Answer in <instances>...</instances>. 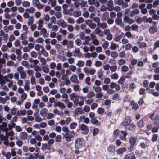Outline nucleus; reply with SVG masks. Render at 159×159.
Segmentation results:
<instances>
[{
	"label": "nucleus",
	"instance_id": "7ed1b4c3",
	"mask_svg": "<svg viewBox=\"0 0 159 159\" xmlns=\"http://www.w3.org/2000/svg\"><path fill=\"white\" fill-rule=\"evenodd\" d=\"M62 45L63 46H66L68 49H71L74 47V43L73 41L68 40L67 39H63L61 42Z\"/></svg>",
	"mask_w": 159,
	"mask_h": 159
},
{
	"label": "nucleus",
	"instance_id": "423d86ee",
	"mask_svg": "<svg viewBox=\"0 0 159 159\" xmlns=\"http://www.w3.org/2000/svg\"><path fill=\"white\" fill-rule=\"evenodd\" d=\"M113 2V0H109L107 1V9L109 11H112L114 10Z\"/></svg>",
	"mask_w": 159,
	"mask_h": 159
},
{
	"label": "nucleus",
	"instance_id": "c9c22d12",
	"mask_svg": "<svg viewBox=\"0 0 159 159\" xmlns=\"http://www.w3.org/2000/svg\"><path fill=\"white\" fill-rule=\"evenodd\" d=\"M81 15V12L79 11H76L73 12V16L75 17H78L80 16Z\"/></svg>",
	"mask_w": 159,
	"mask_h": 159
},
{
	"label": "nucleus",
	"instance_id": "412c9836",
	"mask_svg": "<svg viewBox=\"0 0 159 159\" xmlns=\"http://www.w3.org/2000/svg\"><path fill=\"white\" fill-rule=\"evenodd\" d=\"M115 21L116 25H118L122 27L124 26V24L122 22V19L121 18H116Z\"/></svg>",
	"mask_w": 159,
	"mask_h": 159
},
{
	"label": "nucleus",
	"instance_id": "a211bd4d",
	"mask_svg": "<svg viewBox=\"0 0 159 159\" xmlns=\"http://www.w3.org/2000/svg\"><path fill=\"white\" fill-rule=\"evenodd\" d=\"M44 21L43 20L42 18H40L37 21V29L38 30H39L43 27Z\"/></svg>",
	"mask_w": 159,
	"mask_h": 159
},
{
	"label": "nucleus",
	"instance_id": "58836bf2",
	"mask_svg": "<svg viewBox=\"0 0 159 159\" xmlns=\"http://www.w3.org/2000/svg\"><path fill=\"white\" fill-rule=\"evenodd\" d=\"M126 148L125 147L121 148H119L117 151L116 152L118 154L122 153L126 151Z\"/></svg>",
	"mask_w": 159,
	"mask_h": 159
},
{
	"label": "nucleus",
	"instance_id": "2eb2a0df",
	"mask_svg": "<svg viewBox=\"0 0 159 159\" xmlns=\"http://www.w3.org/2000/svg\"><path fill=\"white\" fill-rule=\"evenodd\" d=\"M6 135L8 138L9 136H10L9 139L11 141L14 139L13 136L14 135V132L13 131L10 130L9 131H7L6 132Z\"/></svg>",
	"mask_w": 159,
	"mask_h": 159
},
{
	"label": "nucleus",
	"instance_id": "49530a36",
	"mask_svg": "<svg viewBox=\"0 0 159 159\" xmlns=\"http://www.w3.org/2000/svg\"><path fill=\"white\" fill-rule=\"evenodd\" d=\"M91 121L92 124L95 125L96 126H99L101 124L100 122L98 121L95 118L91 120Z\"/></svg>",
	"mask_w": 159,
	"mask_h": 159
},
{
	"label": "nucleus",
	"instance_id": "c85d7f7f",
	"mask_svg": "<svg viewBox=\"0 0 159 159\" xmlns=\"http://www.w3.org/2000/svg\"><path fill=\"white\" fill-rule=\"evenodd\" d=\"M48 111L47 109L45 108L42 109L40 111V114L43 117H44L46 116L48 112Z\"/></svg>",
	"mask_w": 159,
	"mask_h": 159
},
{
	"label": "nucleus",
	"instance_id": "5fc2aeb1",
	"mask_svg": "<svg viewBox=\"0 0 159 159\" xmlns=\"http://www.w3.org/2000/svg\"><path fill=\"white\" fill-rule=\"evenodd\" d=\"M137 43L139 48H145L146 47V44L144 42H141L139 41L137 42Z\"/></svg>",
	"mask_w": 159,
	"mask_h": 159
},
{
	"label": "nucleus",
	"instance_id": "c03bdc74",
	"mask_svg": "<svg viewBox=\"0 0 159 159\" xmlns=\"http://www.w3.org/2000/svg\"><path fill=\"white\" fill-rule=\"evenodd\" d=\"M49 2H48V4H50L52 7H54L57 5V1L56 0H48Z\"/></svg>",
	"mask_w": 159,
	"mask_h": 159
},
{
	"label": "nucleus",
	"instance_id": "37998d69",
	"mask_svg": "<svg viewBox=\"0 0 159 159\" xmlns=\"http://www.w3.org/2000/svg\"><path fill=\"white\" fill-rule=\"evenodd\" d=\"M38 59L40 60V61L42 65L45 66L46 64V61L45 58L40 56H39Z\"/></svg>",
	"mask_w": 159,
	"mask_h": 159
},
{
	"label": "nucleus",
	"instance_id": "f03ea898",
	"mask_svg": "<svg viewBox=\"0 0 159 159\" xmlns=\"http://www.w3.org/2000/svg\"><path fill=\"white\" fill-rule=\"evenodd\" d=\"M92 88L94 90L95 92L96 93L95 94L97 98H102L103 96V94L101 92L102 89L99 86L95 87L93 86Z\"/></svg>",
	"mask_w": 159,
	"mask_h": 159
},
{
	"label": "nucleus",
	"instance_id": "4468645a",
	"mask_svg": "<svg viewBox=\"0 0 159 159\" xmlns=\"http://www.w3.org/2000/svg\"><path fill=\"white\" fill-rule=\"evenodd\" d=\"M82 141L80 139H77L75 141V147L76 148H80L82 144Z\"/></svg>",
	"mask_w": 159,
	"mask_h": 159
},
{
	"label": "nucleus",
	"instance_id": "0e129e2a",
	"mask_svg": "<svg viewBox=\"0 0 159 159\" xmlns=\"http://www.w3.org/2000/svg\"><path fill=\"white\" fill-rule=\"evenodd\" d=\"M22 29L24 31L25 35L26 36L28 33V27L26 25H22Z\"/></svg>",
	"mask_w": 159,
	"mask_h": 159
},
{
	"label": "nucleus",
	"instance_id": "bb28decb",
	"mask_svg": "<svg viewBox=\"0 0 159 159\" xmlns=\"http://www.w3.org/2000/svg\"><path fill=\"white\" fill-rule=\"evenodd\" d=\"M5 80L6 82H8L7 84L8 87L9 88H11L13 85V81L8 79V78H7V77L6 76H5Z\"/></svg>",
	"mask_w": 159,
	"mask_h": 159
},
{
	"label": "nucleus",
	"instance_id": "79ce46f5",
	"mask_svg": "<svg viewBox=\"0 0 159 159\" xmlns=\"http://www.w3.org/2000/svg\"><path fill=\"white\" fill-rule=\"evenodd\" d=\"M109 45V42L105 40H104V41L102 44V46L104 49H107L108 48Z\"/></svg>",
	"mask_w": 159,
	"mask_h": 159
},
{
	"label": "nucleus",
	"instance_id": "1a4fd4ad",
	"mask_svg": "<svg viewBox=\"0 0 159 159\" xmlns=\"http://www.w3.org/2000/svg\"><path fill=\"white\" fill-rule=\"evenodd\" d=\"M3 58H0V67L2 66V64H4L6 61L5 59H6L7 60H8V57L7 53H3L2 55Z\"/></svg>",
	"mask_w": 159,
	"mask_h": 159
},
{
	"label": "nucleus",
	"instance_id": "9b49d317",
	"mask_svg": "<svg viewBox=\"0 0 159 159\" xmlns=\"http://www.w3.org/2000/svg\"><path fill=\"white\" fill-rule=\"evenodd\" d=\"M57 24L62 28H65L67 26V24L62 19H60L57 21Z\"/></svg>",
	"mask_w": 159,
	"mask_h": 159
},
{
	"label": "nucleus",
	"instance_id": "0eeeda50",
	"mask_svg": "<svg viewBox=\"0 0 159 159\" xmlns=\"http://www.w3.org/2000/svg\"><path fill=\"white\" fill-rule=\"evenodd\" d=\"M70 81L76 84H78L79 83V81L78 79L77 76L75 74L72 75L70 78Z\"/></svg>",
	"mask_w": 159,
	"mask_h": 159
},
{
	"label": "nucleus",
	"instance_id": "c756f323",
	"mask_svg": "<svg viewBox=\"0 0 159 159\" xmlns=\"http://www.w3.org/2000/svg\"><path fill=\"white\" fill-rule=\"evenodd\" d=\"M9 97L8 96H6L4 98L0 96V103L5 104L6 103L7 100H9Z\"/></svg>",
	"mask_w": 159,
	"mask_h": 159
},
{
	"label": "nucleus",
	"instance_id": "de8ad7c7",
	"mask_svg": "<svg viewBox=\"0 0 159 159\" xmlns=\"http://www.w3.org/2000/svg\"><path fill=\"white\" fill-rule=\"evenodd\" d=\"M51 146L48 143H45L42 144V149L44 150V149L50 150V149Z\"/></svg>",
	"mask_w": 159,
	"mask_h": 159
},
{
	"label": "nucleus",
	"instance_id": "dca6fc26",
	"mask_svg": "<svg viewBox=\"0 0 159 159\" xmlns=\"http://www.w3.org/2000/svg\"><path fill=\"white\" fill-rule=\"evenodd\" d=\"M136 157L133 153L126 154L125 155L124 159H135Z\"/></svg>",
	"mask_w": 159,
	"mask_h": 159
},
{
	"label": "nucleus",
	"instance_id": "864d4df0",
	"mask_svg": "<svg viewBox=\"0 0 159 159\" xmlns=\"http://www.w3.org/2000/svg\"><path fill=\"white\" fill-rule=\"evenodd\" d=\"M20 77L21 79H24L26 78L27 76V73L25 71H24L20 74Z\"/></svg>",
	"mask_w": 159,
	"mask_h": 159
},
{
	"label": "nucleus",
	"instance_id": "3c124183",
	"mask_svg": "<svg viewBox=\"0 0 159 159\" xmlns=\"http://www.w3.org/2000/svg\"><path fill=\"white\" fill-rule=\"evenodd\" d=\"M131 105L132 106V109L134 110H137L138 108V105L136 103H135L133 101H132L130 102Z\"/></svg>",
	"mask_w": 159,
	"mask_h": 159
},
{
	"label": "nucleus",
	"instance_id": "ddd939ff",
	"mask_svg": "<svg viewBox=\"0 0 159 159\" xmlns=\"http://www.w3.org/2000/svg\"><path fill=\"white\" fill-rule=\"evenodd\" d=\"M80 129L82 131H84L85 134H87L89 131V129L88 127L85 125L84 124H82L81 125L80 127Z\"/></svg>",
	"mask_w": 159,
	"mask_h": 159
},
{
	"label": "nucleus",
	"instance_id": "f8f14e48",
	"mask_svg": "<svg viewBox=\"0 0 159 159\" xmlns=\"http://www.w3.org/2000/svg\"><path fill=\"white\" fill-rule=\"evenodd\" d=\"M54 107H58L61 109H65L66 107V106L65 104L61 101H58L54 105Z\"/></svg>",
	"mask_w": 159,
	"mask_h": 159
},
{
	"label": "nucleus",
	"instance_id": "09e8293b",
	"mask_svg": "<svg viewBox=\"0 0 159 159\" xmlns=\"http://www.w3.org/2000/svg\"><path fill=\"white\" fill-rule=\"evenodd\" d=\"M64 137L66 138V141H70L71 138L73 137V136L68 133H66L64 135Z\"/></svg>",
	"mask_w": 159,
	"mask_h": 159
},
{
	"label": "nucleus",
	"instance_id": "bf43d9fd",
	"mask_svg": "<svg viewBox=\"0 0 159 159\" xmlns=\"http://www.w3.org/2000/svg\"><path fill=\"white\" fill-rule=\"evenodd\" d=\"M118 69V66L116 65H112L110 66V69L112 72H115Z\"/></svg>",
	"mask_w": 159,
	"mask_h": 159
},
{
	"label": "nucleus",
	"instance_id": "603ef678",
	"mask_svg": "<svg viewBox=\"0 0 159 159\" xmlns=\"http://www.w3.org/2000/svg\"><path fill=\"white\" fill-rule=\"evenodd\" d=\"M75 113L77 114H83L84 113V112L83 110L80 108H77L75 111Z\"/></svg>",
	"mask_w": 159,
	"mask_h": 159
},
{
	"label": "nucleus",
	"instance_id": "e2e57ef3",
	"mask_svg": "<svg viewBox=\"0 0 159 159\" xmlns=\"http://www.w3.org/2000/svg\"><path fill=\"white\" fill-rule=\"evenodd\" d=\"M30 83L32 85L36 84V78L34 76L31 77L30 79Z\"/></svg>",
	"mask_w": 159,
	"mask_h": 159
},
{
	"label": "nucleus",
	"instance_id": "473e14b6",
	"mask_svg": "<svg viewBox=\"0 0 159 159\" xmlns=\"http://www.w3.org/2000/svg\"><path fill=\"white\" fill-rule=\"evenodd\" d=\"M84 41L82 43L83 45H88L89 44V42L90 40V38L89 36H87L85 37L84 38Z\"/></svg>",
	"mask_w": 159,
	"mask_h": 159
},
{
	"label": "nucleus",
	"instance_id": "7c9ffc66",
	"mask_svg": "<svg viewBox=\"0 0 159 159\" xmlns=\"http://www.w3.org/2000/svg\"><path fill=\"white\" fill-rule=\"evenodd\" d=\"M0 36L3 37L4 40H6L7 39L8 35L7 34H6L2 30L0 31Z\"/></svg>",
	"mask_w": 159,
	"mask_h": 159
},
{
	"label": "nucleus",
	"instance_id": "338daca9",
	"mask_svg": "<svg viewBox=\"0 0 159 159\" xmlns=\"http://www.w3.org/2000/svg\"><path fill=\"white\" fill-rule=\"evenodd\" d=\"M27 97V94L25 93H24L21 94V100L22 101H24L26 99Z\"/></svg>",
	"mask_w": 159,
	"mask_h": 159
},
{
	"label": "nucleus",
	"instance_id": "4be33fe9",
	"mask_svg": "<svg viewBox=\"0 0 159 159\" xmlns=\"http://www.w3.org/2000/svg\"><path fill=\"white\" fill-rule=\"evenodd\" d=\"M80 121H82L84 120V122L86 124H88L90 120L89 118L86 117L84 116H81L79 118Z\"/></svg>",
	"mask_w": 159,
	"mask_h": 159
},
{
	"label": "nucleus",
	"instance_id": "20e7f679",
	"mask_svg": "<svg viewBox=\"0 0 159 159\" xmlns=\"http://www.w3.org/2000/svg\"><path fill=\"white\" fill-rule=\"evenodd\" d=\"M42 140V137L39 135L35 136V138H31L30 143L31 144L33 145L37 143V140L41 141Z\"/></svg>",
	"mask_w": 159,
	"mask_h": 159
},
{
	"label": "nucleus",
	"instance_id": "2f4dec72",
	"mask_svg": "<svg viewBox=\"0 0 159 159\" xmlns=\"http://www.w3.org/2000/svg\"><path fill=\"white\" fill-rule=\"evenodd\" d=\"M39 30H41L40 33L43 35L44 37L46 38L47 37L48 34H46L47 31L45 28H42L41 29H40Z\"/></svg>",
	"mask_w": 159,
	"mask_h": 159
},
{
	"label": "nucleus",
	"instance_id": "ea45409f",
	"mask_svg": "<svg viewBox=\"0 0 159 159\" xmlns=\"http://www.w3.org/2000/svg\"><path fill=\"white\" fill-rule=\"evenodd\" d=\"M84 61L82 60H79L77 61L76 65L79 67H83L84 65Z\"/></svg>",
	"mask_w": 159,
	"mask_h": 159
},
{
	"label": "nucleus",
	"instance_id": "cd10ccee",
	"mask_svg": "<svg viewBox=\"0 0 159 159\" xmlns=\"http://www.w3.org/2000/svg\"><path fill=\"white\" fill-rule=\"evenodd\" d=\"M131 121L130 117H128L126 118L124 121L122 123V124L124 126H126L129 124Z\"/></svg>",
	"mask_w": 159,
	"mask_h": 159
},
{
	"label": "nucleus",
	"instance_id": "39448f33",
	"mask_svg": "<svg viewBox=\"0 0 159 159\" xmlns=\"http://www.w3.org/2000/svg\"><path fill=\"white\" fill-rule=\"evenodd\" d=\"M7 124L6 122H2L0 125V130L5 132L8 131L9 128L7 127Z\"/></svg>",
	"mask_w": 159,
	"mask_h": 159
},
{
	"label": "nucleus",
	"instance_id": "4d7b16f0",
	"mask_svg": "<svg viewBox=\"0 0 159 159\" xmlns=\"http://www.w3.org/2000/svg\"><path fill=\"white\" fill-rule=\"evenodd\" d=\"M29 83H25V84L24 86V89L25 91L28 92L30 89V86L29 85Z\"/></svg>",
	"mask_w": 159,
	"mask_h": 159
},
{
	"label": "nucleus",
	"instance_id": "8fccbe9b",
	"mask_svg": "<svg viewBox=\"0 0 159 159\" xmlns=\"http://www.w3.org/2000/svg\"><path fill=\"white\" fill-rule=\"evenodd\" d=\"M35 6L39 10H41L43 7V5L39 2H35Z\"/></svg>",
	"mask_w": 159,
	"mask_h": 159
},
{
	"label": "nucleus",
	"instance_id": "393cba45",
	"mask_svg": "<svg viewBox=\"0 0 159 159\" xmlns=\"http://www.w3.org/2000/svg\"><path fill=\"white\" fill-rule=\"evenodd\" d=\"M6 81L5 80V76L3 77L1 74L0 72V84L2 87L4 86L6 83Z\"/></svg>",
	"mask_w": 159,
	"mask_h": 159
},
{
	"label": "nucleus",
	"instance_id": "774afa93",
	"mask_svg": "<svg viewBox=\"0 0 159 159\" xmlns=\"http://www.w3.org/2000/svg\"><path fill=\"white\" fill-rule=\"evenodd\" d=\"M108 150L110 152H114L115 151V148L112 146H110L108 148Z\"/></svg>",
	"mask_w": 159,
	"mask_h": 159
},
{
	"label": "nucleus",
	"instance_id": "a19ab883",
	"mask_svg": "<svg viewBox=\"0 0 159 159\" xmlns=\"http://www.w3.org/2000/svg\"><path fill=\"white\" fill-rule=\"evenodd\" d=\"M34 22V17L33 16H30V17L29 18L27 22L28 25V26H30L33 24Z\"/></svg>",
	"mask_w": 159,
	"mask_h": 159
},
{
	"label": "nucleus",
	"instance_id": "f704fd0d",
	"mask_svg": "<svg viewBox=\"0 0 159 159\" xmlns=\"http://www.w3.org/2000/svg\"><path fill=\"white\" fill-rule=\"evenodd\" d=\"M35 9L33 7H31L29 8H27L25 9L26 11L31 14H33L35 12Z\"/></svg>",
	"mask_w": 159,
	"mask_h": 159
},
{
	"label": "nucleus",
	"instance_id": "e433bc0d",
	"mask_svg": "<svg viewBox=\"0 0 159 159\" xmlns=\"http://www.w3.org/2000/svg\"><path fill=\"white\" fill-rule=\"evenodd\" d=\"M95 93L92 91H89L86 95V97L89 98H90L95 96Z\"/></svg>",
	"mask_w": 159,
	"mask_h": 159
},
{
	"label": "nucleus",
	"instance_id": "5701e85b",
	"mask_svg": "<svg viewBox=\"0 0 159 159\" xmlns=\"http://www.w3.org/2000/svg\"><path fill=\"white\" fill-rule=\"evenodd\" d=\"M27 134L26 132H23L20 134V137L21 140H25L27 139Z\"/></svg>",
	"mask_w": 159,
	"mask_h": 159
},
{
	"label": "nucleus",
	"instance_id": "6e6d98bb",
	"mask_svg": "<svg viewBox=\"0 0 159 159\" xmlns=\"http://www.w3.org/2000/svg\"><path fill=\"white\" fill-rule=\"evenodd\" d=\"M67 22L70 24H73L75 23L74 19L72 17H69L67 19Z\"/></svg>",
	"mask_w": 159,
	"mask_h": 159
},
{
	"label": "nucleus",
	"instance_id": "a18cd8bd",
	"mask_svg": "<svg viewBox=\"0 0 159 159\" xmlns=\"http://www.w3.org/2000/svg\"><path fill=\"white\" fill-rule=\"evenodd\" d=\"M26 72L28 75L31 76V77L34 76V71L32 70L28 69L26 70Z\"/></svg>",
	"mask_w": 159,
	"mask_h": 159
},
{
	"label": "nucleus",
	"instance_id": "9d476101",
	"mask_svg": "<svg viewBox=\"0 0 159 159\" xmlns=\"http://www.w3.org/2000/svg\"><path fill=\"white\" fill-rule=\"evenodd\" d=\"M124 21L125 22L131 24L134 22V20L125 15L124 18Z\"/></svg>",
	"mask_w": 159,
	"mask_h": 159
},
{
	"label": "nucleus",
	"instance_id": "aec40b11",
	"mask_svg": "<svg viewBox=\"0 0 159 159\" xmlns=\"http://www.w3.org/2000/svg\"><path fill=\"white\" fill-rule=\"evenodd\" d=\"M119 47V45L118 44L112 42L111 43L110 48L112 50H115L118 49Z\"/></svg>",
	"mask_w": 159,
	"mask_h": 159
},
{
	"label": "nucleus",
	"instance_id": "72a5a7b5",
	"mask_svg": "<svg viewBox=\"0 0 159 159\" xmlns=\"http://www.w3.org/2000/svg\"><path fill=\"white\" fill-rule=\"evenodd\" d=\"M2 154L5 157L6 159H10L11 157V152H2Z\"/></svg>",
	"mask_w": 159,
	"mask_h": 159
},
{
	"label": "nucleus",
	"instance_id": "f3484780",
	"mask_svg": "<svg viewBox=\"0 0 159 159\" xmlns=\"http://www.w3.org/2000/svg\"><path fill=\"white\" fill-rule=\"evenodd\" d=\"M3 29L7 33L9 31H12L14 29V26L12 25L5 26L3 27Z\"/></svg>",
	"mask_w": 159,
	"mask_h": 159
},
{
	"label": "nucleus",
	"instance_id": "f257e3e1",
	"mask_svg": "<svg viewBox=\"0 0 159 159\" xmlns=\"http://www.w3.org/2000/svg\"><path fill=\"white\" fill-rule=\"evenodd\" d=\"M85 98V97L79 96L76 99L74 100V103L76 105L81 107L84 104V100Z\"/></svg>",
	"mask_w": 159,
	"mask_h": 159
},
{
	"label": "nucleus",
	"instance_id": "b1692460",
	"mask_svg": "<svg viewBox=\"0 0 159 159\" xmlns=\"http://www.w3.org/2000/svg\"><path fill=\"white\" fill-rule=\"evenodd\" d=\"M139 10L135 9L130 12L129 15L131 17H133L135 15L139 14Z\"/></svg>",
	"mask_w": 159,
	"mask_h": 159
},
{
	"label": "nucleus",
	"instance_id": "69168bd1",
	"mask_svg": "<svg viewBox=\"0 0 159 159\" xmlns=\"http://www.w3.org/2000/svg\"><path fill=\"white\" fill-rule=\"evenodd\" d=\"M118 64L119 65H122L125 64L126 62V61L124 59H120L118 61Z\"/></svg>",
	"mask_w": 159,
	"mask_h": 159
},
{
	"label": "nucleus",
	"instance_id": "680f3d73",
	"mask_svg": "<svg viewBox=\"0 0 159 159\" xmlns=\"http://www.w3.org/2000/svg\"><path fill=\"white\" fill-rule=\"evenodd\" d=\"M136 140V139L135 138L131 137L130 139V143L131 144V146L132 147H133L135 144Z\"/></svg>",
	"mask_w": 159,
	"mask_h": 159
},
{
	"label": "nucleus",
	"instance_id": "6e6552de",
	"mask_svg": "<svg viewBox=\"0 0 159 159\" xmlns=\"http://www.w3.org/2000/svg\"><path fill=\"white\" fill-rule=\"evenodd\" d=\"M73 55L75 57H80L82 54L80 51V49L78 48H76L73 51Z\"/></svg>",
	"mask_w": 159,
	"mask_h": 159
},
{
	"label": "nucleus",
	"instance_id": "4c0bfd02",
	"mask_svg": "<svg viewBox=\"0 0 159 159\" xmlns=\"http://www.w3.org/2000/svg\"><path fill=\"white\" fill-rule=\"evenodd\" d=\"M78 96L79 95H76L74 93H73L69 95L70 100L73 101V102H74V100L76 99Z\"/></svg>",
	"mask_w": 159,
	"mask_h": 159
},
{
	"label": "nucleus",
	"instance_id": "6ab92c4d",
	"mask_svg": "<svg viewBox=\"0 0 159 159\" xmlns=\"http://www.w3.org/2000/svg\"><path fill=\"white\" fill-rule=\"evenodd\" d=\"M94 32L100 37H102L104 36L102 32L98 28H95Z\"/></svg>",
	"mask_w": 159,
	"mask_h": 159
},
{
	"label": "nucleus",
	"instance_id": "a878e982",
	"mask_svg": "<svg viewBox=\"0 0 159 159\" xmlns=\"http://www.w3.org/2000/svg\"><path fill=\"white\" fill-rule=\"evenodd\" d=\"M121 134L120 136V138L122 140L126 141V136L128 134L127 133L123 131H121Z\"/></svg>",
	"mask_w": 159,
	"mask_h": 159
},
{
	"label": "nucleus",
	"instance_id": "052dcab7",
	"mask_svg": "<svg viewBox=\"0 0 159 159\" xmlns=\"http://www.w3.org/2000/svg\"><path fill=\"white\" fill-rule=\"evenodd\" d=\"M42 70L44 73H48L49 71V68L46 66L42 67Z\"/></svg>",
	"mask_w": 159,
	"mask_h": 159
},
{
	"label": "nucleus",
	"instance_id": "13d9d810",
	"mask_svg": "<svg viewBox=\"0 0 159 159\" xmlns=\"http://www.w3.org/2000/svg\"><path fill=\"white\" fill-rule=\"evenodd\" d=\"M10 123L8 124V126L10 130H11L13 128L15 127V124L13 121H10Z\"/></svg>",
	"mask_w": 159,
	"mask_h": 159
}]
</instances>
